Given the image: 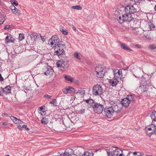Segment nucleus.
<instances>
[{
    "label": "nucleus",
    "mask_w": 156,
    "mask_h": 156,
    "mask_svg": "<svg viewBox=\"0 0 156 156\" xmlns=\"http://www.w3.org/2000/svg\"><path fill=\"white\" fill-rule=\"evenodd\" d=\"M140 89L142 92H146L147 95H154L155 89L152 87L149 80L145 81L140 85Z\"/></svg>",
    "instance_id": "nucleus-1"
},
{
    "label": "nucleus",
    "mask_w": 156,
    "mask_h": 156,
    "mask_svg": "<svg viewBox=\"0 0 156 156\" xmlns=\"http://www.w3.org/2000/svg\"><path fill=\"white\" fill-rule=\"evenodd\" d=\"M130 16L129 14L126 15L125 14V15H122V16L119 15L117 17L116 19L121 24L123 23L125 21L129 22L133 21L134 19L133 17H131Z\"/></svg>",
    "instance_id": "nucleus-2"
},
{
    "label": "nucleus",
    "mask_w": 156,
    "mask_h": 156,
    "mask_svg": "<svg viewBox=\"0 0 156 156\" xmlns=\"http://www.w3.org/2000/svg\"><path fill=\"white\" fill-rule=\"evenodd\" d=\"M111 106L115 112H119L122 108V104L121 102L116 101H111L110 102Z\"/></svg>",
    "instance_id": "nucleus-3"
},
{
    "label": "nucleus",
    "mask_w": 156,
    "mask_h": 156,
    "mask_svg": "<svg viewBox=\"0 0 156 156\" xmlns=\"http://www.w3.org/2000/svg\"><path fill=\"white\" fill-rule=\"evenodd\" d=\"M95 72L96 73V75L99 78H103L105 74V70L104 69V67L100 65L97 67L95 69Z\"/></svg>",
    "instance_id": "nucleus-4"
},
{
    "label": "nucleus",
    "mask_w": 156,
    "mask_h": 156,
    "mask_svg": "<svg viewBox=\"0 0 156 156\" xmlns=\"http://www.w3.org/2000/svg\"><path fill=\"white\" fill-rule=\"evenodd\" d=\"M103 89L100 85L96 84L93 87V94L95 95H100L103 94Z\"/></svg>",
    "instance_id": "nucleus-5"
},
{
    "label": "nucleus",
    "mask_w": 156,
    "mask_h": 156,
    "mask_svg": "<svg viewBox=\"0 0 156 156\" xmlns=\"http://www.w3.org/2000/svg\"><path fill=\"white\" fill-rule=\"evenodd\" d=\"M55 47V50L57 49L55 52L58 55L62 54L66 49L65 45L62 44H58Z\"/></svg>",
    "instance_id": "nucleus-6"
},
{
    "label": "nucleus",
    "mask_w": 156,
    "mask_h": 156,
    "mask_svg": "<svg viewBox=\"0 0 156 156\" xmlns=\"http://www.w3.org/2000/svg\"><path fill=\"white\" fill-rule=\"evenodd\" d=\"M125 10L126 15L129 14L130 17H133L132 14H133L137 12V10L133 5H128L125 7Z\"/></svg>",
    "instance_id": "nucleus-7"
},
{
    "label": "nucleus",
    "mask_w": 156,
    "mask_h": 156,
    "mask_svg": "<svg viewBox=\"0 0 156 156\" xmlns=\"http://www.w3.org/2000/svg\"><path fill=\"white\" fill-rule=\"evenodd\" d=\"M113 110L111 106L105 108L103 110L105 115L108 118H110L112 116L115 112Z\"/></svg>",
    "instance_id": "nucleus-8"
},
{
    "label": "nucleus",
    "mask_w": 156,
    "mask_h": 156,
    "mask_svg": "<svg viewBox=\"0 0 156 156\" xmlns=\"http://www.w3.org/2000/svg\"><path fill=\"white\" fill-rule=\"evenodd\" d=\"M93 107V109L94 112L98 114H100L103 112V105L100 103H96Z\"/></svg>",
    "instance_id": "nucleus-9"
},
{
    "label": "nucleus",
    "mask_w": 156,
    "mask_h": 156,
    "mask_svg": "<svg viewBox=\"0 0 156 156\" xmlns=\"http://www.w3.org/2000/svg\"><path fill=\"white\" fill-rule=\"evenodd\" d=\"M146 129L149 131H151L150 132H147V134L149 136H151L154 133L156 135V125L151 124L149 126H148L146 128Z\"/></svg>",
    "instance_id": "nucleus-10"
},
{
    "label": "nucleus",
    "mask_w": 156,
    "mask_h": 156,
    "mask_svg": "<svg viewBox=\"0 0 156 156\" xmlns=\"http://www.w3.org/2000/svg\"><path fill=\"white\" fill-rule=\"evenodd\" d=\"M62 91L64 94H67L73 93L75 92V90L72 87L68 86L63 89Z\"/></svg>",
    "instance_id": "nucleus-11"
},
{
    "label": "nucleus",
    "mask_w": 156,
    "mask_h": 156,
    "mask_svg": "<svg viewBox=\"0 0 156 156\" xmlns=\"http://www.w3.org/2000/svg\"><path fill=\"white\" fill-rule=\"evenodd\" d=\"M58 42V40L57 36V35H54L49 40L48 44H50L51 45H55L56 46Z\"/></svg>",
    "instance_id": "nucleus-12"
},
{
    "label": "nucleus",
    "mask_w": 156,
    "mask_h": 156,
    "mask_svg": "<svg viewBox=\"0 0 156 156\" xmlns=\"http://www.w3.org/2000/svg\"><path fill=\"white\" fill-rule=\"evenodd\" d=\"M53 70L50 66H48L46 68V71L44 72V75L50 77L53 75Z\"/></svg>",
    "instance_id": "nucleus-13"
},
{
    "label": "nucleus",
    "mask_w": 156,
    "mask_h": 156,
    "mask_svg": "<svg viewBox=\"0 0 156 156\" xmlns=\"http://www.w3.org/2000/svg\"><path fill=\"white\" fill-rule=\"evenodd\" d=\"M67 62H66L65 61H64L63 60H61L58 61V62L56 63L57 67L59 68H62L65 69L66 67L67 66H66V64Z\"/></svg>",
    "instance_id": "nucleus-14"
},
{
    "label": "nucleus",
    "mask_w": 156,
    "mask_h": 156,
    "mask_svg": "<svg viewBox=\"0 0 156 156\" xmlns=\"http://www.w3.org/2000/svg\"><path fill=\"white\" fill-rule=\"evenodd\" d=\"M73 154V151L72 149L69 148L66 150L62 156H72Z\"/></svg>",
    "instance_id": "nucleus-15"
},
{
    "label": "nucleus",
    "mask_w": 156,
    "mask_h": 156,
    "mask_svg": "<svg viewBox=\"0 0 156 156\" xmlns=\"http://www.w3.org/2000/svg\"><path fill=\"white\" fill-rule=\"evenodd\" d=\"M113 153L114 156H117L120 152H121V150L119 149L118 147H112L111 148Z\"/></svg>",
    "instance_id": "nucleus-16"
},
{
    "label": "nucleus",
    "mask_w": 156,
    "mask_h": 156,
    "mask_svg": "<svg viewBox=\"0 0 156 156\" xmlns=\"http://www.w3.org/2000/svg\"><path fill=\"white\" fill-rule=\"evenodd\" d=\"M121 103L122 104V107L123 106L125 108L128 107L130 103L127 98H125L122 99Z\"/></svg>",
    "instance_id": "nucleus-17"
},
{
    "label": "nucleus",
    "mask_w": 156,
    "mask_h": 156,
    "mask_svg": "<svg viewBox=\"0 0 156 156\" xmlns=\"http://www.w3.org/2000/svg\"><path fill=\"white\" fill-rule=\"evenodd\" d=\"M12 37L10 34L8 35L5 37V43H8L10 42L13 43L15 41L14 39H12Z\"/></svg>",
    "instance_id": "nucleus-18"
},
{
    "label": "nucleus",
    "mask_w": 156,
    "mask_h": 156,
    "mask_svg": "<svg viewBox=\"0 0 156 156\" xmlns=\"http://www.w3.org/2000/svg\"><path fill=\"white\" fill-rule=\"evenodd\" d=\"M11 87L9 86H8L4 88H3L2 92L3 94L4 93L5 94H7L11 93Z\"/></svg>",
    "instance_id": "nucleus-19"
},
{
    "label": "nucleus",
    "mask_w": 156,
    "mask_h": 156,
    "mask_svg": "<svg viewBox=\"0 0 156 156\" xmlns=\"http://www.w3.org/2000/svg\"><path fill=\"white\" fill-rule=\"evenodd\" d=\"M10 118L15 123H21L22 122L20 120L12 116H10Z\"/></svg>",
    "instance_id": "nucleus-20"
},
{
    "label": "nucleus",
    "mask_w": 156,
    "mask_h": 156,
    "mask_svg": "<svg viewBox=\"0 0 156 156\" xmlns=\"http://www.w3.org/2000/svg\"><path fill=\"white\" fill-rule=\"evenodd\" d=\"M142 71H141L140 69H137L135 71V74L133 75L135 77L139 78L142 76L141 74Z\"/></svg>",
    "instance_id": "nucleus-21"
},
{
    "label": "nucleus",
    "mask_w": 156,
    "mask_h": 156,
    "mask_svg": "<svg viewBox=\"0 0 156 156\" xmlns=\"http://www.w3.org/2000/svg\"><path fill=\"white\" fill-rule=\"evenodd\" d=\"M118 82V81L116 78L112 79L110 80L109 81V83L111 85L113 86H115L117 85Z\"/></svg>",
    "instance_id": "nucleus-22"
},
{
    "label": "nucleus",
    "mask_w": 156,
    "mask_h": 156,
    "mask_svg": "<svg viewBox=\"0 0 156 156\" xmlns=\"http://www.w3.org/2000/svg\"><path fill=\"white\" fill-rule=\"evenodd\" d=\"M120 46L121 48L125 50L130 51H132V49L129 48L126 44H120Z\"/></svg>",
    "instance_id": "nucleus-23"
},
{
    "label": "nucleus",
    "mask_w": 156,
    "mask_h": 156,
    "mask_svg": "<svg viewBox=\"0 0 156 156\" xmlns=\"http://www.w3.org/2000/svg\"><path fill=\"white\" fill-rule=\"evenodd\" d=\"M76 94L81 97H83L85 94V90L83 88H80L76 93Z\"/></svg>",
    "instance_id": "nucleus-24"
},
{
    "label": "nucleus",
    "mask_w": 156,
    "mask_h": 156,
    "mask_svg": "<svg viewBox=\"0 0 156 156\" xmlns=\"http://www.w3.org/2000/svg\"><path fill=\"white\" fill-rule=\"evenodd\" d=\"M96 103V102H95L93 100L90 99L89 104L88 105H87V106L88 108L92 107L93 108V107H94L93 105H94Z\"/></svg>",
    "instance_id": "nucleus-25"
},
{
    "label": "nucleus",
    "mask_w": 156,
    "mask_h": 156,
    "mask_svg": "<svg viewBox=\"0 0 156 156\" xmlns=\"http://www.w3.org/2000/svg\"><path fill=\"white\" fill-rule=\"evenodd\" d=\"M152 119V122L156 121V111H154L152 112L151 114L150 115Z\"/></svg>",
    "instance_id": "nucleus-26"
},
{
    "label": "nucleus",
    "mask_w": 156,
    "mask_h": 156,
    "mask_svg": "<svg viewBox=\"0 0 156 156\" xmlns=\"http://www.w3.org/2000/svg\"><path fill=\"white\" fill-rule=\"evenodd\" d=\"M64 77L66 80L68 81H70L71 82H73V79L71 76H68L66 75H64Z\"/></svg>",
    "instance_id": "nucleus-27"
},
{
    "label": "nucleus",
    "mask_w": 156,
    "mask_h": 156,
    "mask_svg": "<svg viewBox=\"0 0 156 156\" xmlns=\"http://www.w3.org/2000/svg\"><path fill=\"white\" fill-rule=\"evenodd\" d=\"M41 122L42 124H46L48 122V119L46 117H43L41 120Z\"/></svg>",
    "instance_id": "nucleus-28"
},
{
    "label": "nucleus",
    "mask_w": 156,
    "mask_h": 156,
    "mask_svg": "<svg viewBox=\"0 0 156 156\" xmlns=\"http://www.w3.org/2000/svg\"><path fill=\"white\" fill-rule=\"evenodd\" d=\"M5 20V18L4 15L0 14V24H3Z\"/></svg>",
    "instance_id": "nucleus-29"
},
{
    "label": "nucleus",
    "mask_w": 156,
    "mask_h": 156,
    "mask_svg": "<svg viewBox=\"0 0 156 156\" xmlns=\"http://www.w3.org/2000/svg\"><path fill=\"white\" fill-rule=\"evenodd\" d=\"M148 25L149 27L150 30H154L155 26L153 23L151 22H149L148 23Z\"/></svg>",
    "instance_id": "nucleus-30"
},
{
    "label": "nucleus",
    "mask_w": 156,
    "mask_h": 156,
    "mask_svg": "<svg viewBox=\"0 0 156 156\" xmlns=\"http://www.w3.org/2000/svg\"><path fill=\"white\" fill-rule=\"evenodd\" d=\"M37 35H38L37 34L32 33L30 35V37L32 39H33V40H35L37 39Z\"/></svg>",
    "instance_id": "nucleus-31"
},
{
    "label": "nucleus",
    "mask_w": 156,
    "mask_h": 156,
    "mask_svg": "<svg viewBox=\"0 0 156 156\" xmlns=\"http://www.w3.org/2000/svg\"><path fill=\"white\" fill-rule=\"evenodd\" d=\"M125 98H127L130 102L131 101H133V95H127L126 97Z\"/></svg>",
    "instance_id": "nucleus-32"
},
{
    "label": "nucleus",
    "mask_w": 156,
    "mask_h": 156,
    "mask_svg": "<svg viewBox=\"0 0 156 156\" xmlns=\"http://www.w3.org/2000/svg\"><path fill=\"white\" fill-rule=\"evenodd\" d=\"M107 152L108 154V156H114L113 154L112 153V150L111 148H110L109 149L107 150Z\"/></svg>",
    "instance_id": "nucleus-33"
},
{
    "label": "nucleus",
    "mask_w": 156,
    "mask_h": 156,
    "mask_svg": "<svg viewBox=\"0 0 156 156\" xmlns=\"http://www.w3.org/2000/svg\"><path fill=\"white\" fill-rule=\"evenodd\" d=\"M13 12L15 15H19L20 14V11L16 8L15 10L13 11Z\"/></svg>",
    "instance_id": "nucleus-34"
},
{
    "label": "nucleus",
    "mask_w": 156,
    "mask_h": 156,
    "mask_svg": "<svg viewBox=\"0 0 156 156\" xmlns=\"http://www.w3.org/2000/svg\"><path fill=\"white\" fill-rule=\"evenodd\" d=\"M93 153L91 152H86L84 153L82 155V156H93Z\"/></svg>",
    "instance_id": "nucleus-35"
},
{
    "label": "nucleus",
    "mask_w": 156,
    "mask_h": 156,
    "mask_svg": "<svg viewBox=\"0 0 156 156\" xmlns=\"http://www.w3.org/2000/svg\"><path fill=\"white\" fill-rule=\"evenodd\" d=\"M60 30L65 35H67L68 34V32L66 30H65L63 28H60Z\"/></svg>",
    "instance_id": "nucleus-36"
},
{
    "label": "nucleus",
    "mask_w": 156,
    "mask_h": 156,
    "mask_svg": "<svg viewBox=\"0 0 156 156\" xmlns=\"http://www.w3.org/2000/svg\"><path fill=\"white\" fill-rule=\"evenodd\" d=\"M24 38V36L23 34H19L18 39L19 41H21Z\"/></svg>",
    "instance_id": "nucleus-37"
},
{
    "label": "nucleus",
    "mask_w": 156,
    "mask_h": 156,
    "mask_svg": "<svg viewBox=\"0 0 156 156\" xmlns=\"http://www.w3.org/2000/svg\"><path fill=\"white\" fill-rule=\"evenodd\" d=\"M72 8L74 9H76L77 10H81L82 8L80 5H76L74 6H73L72 7Z\"/></svg>",
    "instance_id": "nucleus-38"
},
{
    "label": "nucleus",
    "mask_w": 156,
    "mask_h": 156,
    "mask_svg": "<svg viewBox=\"0 0 156 156\" xmlns=\"http://www.w3.org/2000/svg\"><path fill=\"white\" fill-rule=\"evenodd\" d=\"M50 103L53 104L54 105L56 106L57 105V101L56 99H53L52 101H51L50 102Z\"/></svg>",
    "instance_id": "nucleus-39"
},
{
    "label": "nucleus",
    "mask_w": 156,
    "mask_h": 156,
    "mask_svg": "<svg viewBox=\"0 0 156 156\" xmlns=\"http://www.w3.org/2000/svg\"><path fill=\"white\" fill-rule=\"evenodd\" d=\"M116 71H117V72H116L119 75V77L120 78H121V75L122 74V70H120V69L116 70L115 71V72H116Z\"/></svg>",
    "instance_id": "nucleus-40"
},
{
    "label": "nucleus",
    "mask_w": 156,
    "mask_h": 156,
    "mask_svg": "<svg viewBox=\"0 0 156 156\" xmlns=\"http://www.w3.org/2000/svg\"><path fill=\"white\" fill-rule=\"evenodd\" d=\"M44 109V108L43 107V106H41V107H40V108H39V111H42V112H43V113H42L41 112H40V113L41 114V115H43V114H45L44 113V112H45V111H43V110Z\"/></svg>",
    "instance_id": "nucleus-41"
},
{
    "label": "nucleus",
    "mask_w": 156,
    "mask_h": 156,
    "mask_svg": "<svg viewBox=\"0 0 156 156\" xmlns=\"http://www.w3.org/2000/svg\"><path fill=\"white\" fill-rule=\"evenodd\" d=\"M11 2L12 4L14 5L15 6L18 5V2L16 1H11Z\"/></svg>",
    "instance_id": "nucleus-42"
},
{
    "label": "nucleus",
    "mask_w": 156,
    "mask_h": 156,
    "mask_svg": "<svg viewBox=\"0 0 156 156\" xmlns=\"http://www.w3.org/2000/svg\"><path fill=\"white\" fill-rule=\"evenodd\" d=\"M74 57L75 58H76L79 59H80V57L79 56L78 54L77 53H75L74 54Z\"/></svg>",
    "instance_id": "nucleus-43"
},
{
    "label": "nucleus",
    "mask_w": 156,
    "mask_h": 156,
    "mask_svg": "<svg viewBox=\"0 0 156 156\" xmlns=\"http://www.w3.org/2000/svg\"><path fill=\"white\" fill-rule=\"evenodd\" d=\"M149 47L151 49H154L156 48V47L154 44H152L149 46Z\"/></svg>",
    "instance_id": "nucleus-44"
},
{
    "label": "nucleus",
    "mask_w": 156,
    "mask_h": 156,
    "mask_svg": "<svg viewBox=\"0 0 156 156\" xmlns=\"http://www.w3.org/2000/svg\"><path fill=\"white\" fill-rule=\"evenodd\" d=\"M11 27H12L11 25H6L4 28V29L5 30L9 29L11 28Z\"/></svg>",
    "instance_id": "nucleus-45"
},
{
    "label": "nucleus",
    "mask_w": 156,
    "mask_h": 156,
    "mask_svg": "<svg viewBox=\"0 0 156 156\" xmlns=\"http://www.w3.org/2000/svg\"><path fill=\"white\" fill-rule=\"evenodd\" d=\"M85 109L84 108H82L81 110L79 111V113L80 114H83L85 112Z\"/></svg>",
    "instance_id": "nucleus-46"
},
{
    "label": "nucleus",
    "mask_w": 156,
    "mask_h": 156,
    "mask_svg": "<svg viewBox=\"0 0 156 156\" xmlns=\"http://www.w3.org/2000/svg\"><path fill=\"white\" fill-rule=\"evenodd\" d=\"M10 8L11 10H12V11L15 10V9H16V7L14 5H12L10 6Z\"/></svg>",
    "instance_id": "nucleus-47"
},
{
    "label": "nucleus",
    "mask_w": 156,
    "mask_h": 156,
    "mask_svg": "<svg viewBox=\"0 0 156 156\" xmlns=\"http://www.w3.org/2000/svg\"><path fill=\"white\" fill-rule=\"evenodd\" d=\"M52 97V96H50L49 95H48V94H47V95H44V98H49V99H51V98Z\"/></svg>",
    "instance_id": "nucleus-48"
},
{
    "label": "nucleus",
    "mask_w": 156,
    "mask_h": 156,
    "mask_svg": "<svg viewBox=\"0 0 156 156\" xmlns=\"http://www.w3.org/2000/svg\"><path fill=\"white\" fill-rule=\"evenodd\" d=\"M116 72H115V73H114V77L115 78H118L119 77V75Z\"/></svg>",
    "instance_id": "nucleus-49"
},
{
    "label": "nucleus",
    "mask_w": 156,
    "mask_h": 156,
    "mask_svg": "<svg viewBox=\"0 0 156 156\" xmlns=\"http://www.w3.org/2000/svg\"><path fill=\"white\" fill-rule=\"evenodd\" d=\"M135 47L138 48H141V45L139 44H136L135 45Z\"/></svg>",
    "instance_id": "nucleus-50"
},
{
    "label": "nucleus",
    "mask_w": 156,
    "mask_h": 156,
    "mask_svg": "<svg viewBox=\"0 0 156 156\" xmlns=\"http://www.w3.org/2000/svg\"><path fill=\"white\" fill-rule=\"evenodd\" d=\"M124 154L122 153V151L121 150V152L119 153L117 156H124Z\"/></svg>",
    "instance_id": "nucleus-51"
},
{
    "label": "nucleus",
    "mask_w": 156,
    "mask_h": 156,
    "mask_svg": "<svg viewBox=\"0 0 156 156\" xmlns=\"http://www.w3.org/2000/svg\"><path fill=\"white\" fill-rule=\"evenodd\" d=\"M3 88L2 87L0 88V96L2 95L3 94L2 92Z\"/></svg>",
    "instance_id": "nucleus-52"
},
{
    "label": "nucleus",
    "mask_w": 156,
    "mask_h": 156,
    "mask_svg": "<svg viewBox=\"0 0 156 156\" xmlns=\"http://www.w3.org/2000/svg\"><path fill=\"white\" fill-rule=\"evenodd\" d=\"M4 80L3 78L2 77L1 74H0V81H2Z\"/></svg>",
    "instance_id": "nucleus-53"
},
{
    "label": "nucleus",
    "mask_w": 156,
    "mask_h": 156,
    "mask_svg": "<svg viewBox=\"0 0 156 156\" xmlns=\"http://www.w3.org/2000/svg\"><path fill=\"white\" fill-rule=\"evenodd\" d=\"M90 99H87V100H85V101L87 103V105H88V104H89V102L90 101Z\"/></svg>",
    "instance_id": "nucleus-54"
},
{
    "label": "nucleus",
    "mask_w": 156,
    "mask_h": 156,
    "mask_svg": "<svg viewBox=\"0 0 156 156\" xmlns=\"http://www.w3.org/2000/svg\"><path fill=\"white\" fill-rule=\"evenodd\" d=\"M90 99H87V100H85V101L87 103V105H88V104H89V102L90 101Z\"/></svg>",
    "instance_id": "nucleus-55"
},
{
    "label": "nucleus",
    "mask_w": 156,
    "mask_h": 156,
    "mask_svg": "<svg viewBox=\"0 0 156 156\" xmlns=\"http://www.w3.org/2000/svg\"><path fill=\"white\" fill-rule=\"evenodd\" d=\"M27 125H23L22 126V128H25L26 129L27 128Z\"/></svg>",
    "instance_id": "nucleus-56"
},
{
    "label": "nucleus",
    "mask_w": 156,
    "mask_h": 156,
    "mask_svg": "<svg viewBox=\"0 0 156 156\" xmlns=\"http://www.w3.org/2000/svg\"><path fill=\"white\" fill-rule=\"evenodd\" d=\"M18 127L21 130H22V129H21L22 127H21V126L20 125H18Z\"/></svg>",
    "instance_id": "nucleus-57"
},
{
    "label": "nucleus",
    "mask_w": 156,
    "mask_h": 156,
    "mask_svg": "<svg viewBox=\"0 0 156 156\" xmlns=\"http://www.w3.org/2000/svg\"><path fill=\"white\" fill-rule=\"evenodd\" d=\"M72 28H73V30L76 31V29L75 27H73Z\"/></svg>",
    "instance_id": "nucleus-58"
},
{
    "label": "nucleus",
    "mask_w": 156,
    "mask_h": 156,
    "mask_svg": "<svg viewBox=\"0 0 156 156\" xmlns=\"http://www.w3.org/2000/svg\"><path fill=\"white\" fill-rule=\"evenodd\" d=\"M138 154L137 155L138 156H142V154L140 153H138Z\"/></svg>",
    "instance_id": "nucleus-59"
},
{
    "label": "nucleus",
    "mask_w": 156,
    "mask_h": 156,
    "mask_svg": "<svg viewBox=\"0 0 156 156\" xmlns=\"http://www.w3.org/2000/svg\"><path fill=\"white\" fill-rule=\"evenodd\" d=\"M40 36L41 38V39H42V40L43 41H44V40H43L44 39V38H42V37L41 36V35H40V34H39V35H38V36ZM38 38H39V37H38Z\"/></svg>",
    "instance_id": "nucleus-60"
},
{
    "label": "nucleus",
    "mask_w": 156,
    "mask_h": 156,
    "mask_svg": "<svg viewBox=\"0 0 156 156\" xmlns=\"http://www.w3.org/2000/svg\"><path fill=\"white\" fill-rule=\"evenodd\" d=\"M3 125L4 126H6L7 125V123L5 122H3Z\"/></svg>",
    "instance_id": "nucleus-61"
},
{
    "label": "nucleus",
    "mask_w": 156,
    "mask_h": 156,
    "mask_svg": "<svg viewBox=\"0 0 156 156\" xmlns=\"http://www.w3.org/2000/svg\"><path fill=\"white\" fill-rule=\"evenodd\" d=\"M137 154V152L136 151H135V152H134L133 153V154L134 155H136V154Z\"/></svg>",
    "instance_id": "nucleus-62"
},
{
    "label": "nucleus",
    "mask_w": 156,
    "mask_h": 156,
    "mask_svg": "<svg viewBox=\"0 0 156 156\" xmlns=\"http://www.w3.org/2000/svg\"><path fill=\"white\" fill-rule=\"evenodd\" d=\"M25 129H26V130H29V129L27 127V128Z\"/></svg>",
    "instance_id": "nucleus-63"
},
{
    "label": "nucleus",
    "mask_w": 156,
    "mask_h": 156,
    "mask_svg": "<svg viewBox=\"0 0 156 156\" xmlns=\"http://www.w3.org/2000/svg\"><path fill=\"white\" fill-rule=\"evenodd\" d=\"M154 9L155 11H156V5L155 6V7H154Z\"/></svg>",
    "instance_id": "nucleus-64"
}]
</instances>
